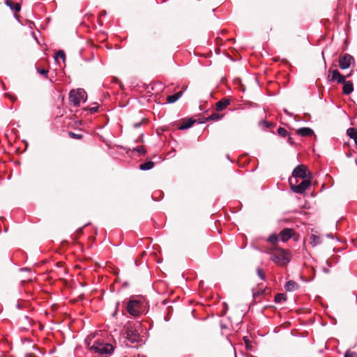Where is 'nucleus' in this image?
Masks as SVG:
<instances>
[{
    "label": "nucleus",
    "instance_id": "4",
    "mask_svg": "<svg viewBox=\"0 0 357 357\" xmlns=\"http://www.w3.org/2000/svg\"><path fill=\"white\" fill-rule=\"evenodd\" d=\"M90 350L100 355L108 354L112 352V344L98 340L90 347Z\"/></svg>",
    "mask_w": 357,
    "mask_h": 357
},
{
    "label": "nucleus",
    "instance_id": "21",
    "mask_svg": "<svg viewBox=\"0 0 357 357\" xmlns=\"http://www.w3.org/2000/svg\"><path fill=\"white\" fill-rule=\"evenodd\" d=\"M280 238V236H278L277 234H271L268 238V242H270L273 245H275L277 242L278 241V239Z\"/></svg>",
    "mask_w": 357,
    "mask_h": 357
},
{
    "label": "nucleus",
    "instance_id": "5",
    "mask_svg": "<svg viewBox=\"0 0 357 357\" xmlns=\"http://www.w3.org/2000/svg\"><path fill=\"white\" fill-rule=\"evenodd\" d=\"M277 251V253L272 255L271 260L280 266H286L289 261L288 252L282 248L278 249Z\"/></svg>",
    "mask_w": 357,
    "mask_h": 357
},
{
    "label": "nucleus",
    "instance_id": "20",
    "mask_svg": "<svg viewBox=\"0 0 357 357\" xmlns=\"http://www.w3.org/2000/svg\"><path fill=\"white\" fill-rule=\"evenodd\" d=\"M310 240L312 246H317L321 243V237L314 234L310 236Z\"/></svg>",
    "mask_w": 357,
    "mask_h": 357
},
{
    "label": "nucleus",
    "instance_id": "36",
    "mask_svg": "<svg viewBox=\"0 0 357 357\" xmlns=\"http://www.w3.org/2000/svg\"><path fill=\"white\" fill-rule=\"evenodd\" d=\"M134 357H146L144 355H137V356H134Z\"/></svg>",
    "mask_w": 357,
    "mask_h": 357
},
{
    "label": "nucleus",
    "instance_id": "30",
    "mask_svg": "<svg viewBox=\"0 0 357 357\" xmlns=\"http://www.w3.org/2000/svg\"><path fill=\"white\" fill-rule=\"evenodd\" d=\"M69 135L72 137V138H75V139H81L82 137V135H80V134H76V133H74L73 132H69Z\"/></svg>",
    "mask_w": 357,
    "mask_h": 357
},
{
    "label": "nucleus",
    "instance_id": "26",
    "mask_svg": "<svg viewBox=\"0 0 357 357\" xmlns=\"http://www.w3.org/2000/svg\"><path fill=\"white\" fill-rule=\"evenodd\" d=\"M133 150L137 151V152H138L141 155H144L146 153V149L142 146H137Z\"/></svg>",
    "mask_w": 357,
    "mask_h": 357
},
{
    "label": "nucleus",
    "instance_id": "13",
    "mask_svg": "<svg viewBox=\"0 0 357 357\" xmlns=\"http://www.w3.org/2000/svg\"><path fill=\"white\" fill-rule=\"evenodd\" d=\"M343 84H344L343 89H342L343 93H344L346 95L350 94L354 91V86H353L352 82L350 81L346 82L344 80V83H343Z\"/></svg>",
    "mask_w": 357,
    "mask_h": 357
},
{
    "label": "nucleus",
    "instance_id": "6",
    "mask_svg": "<svg viewBox=\"0 0 357 357\" xmlns=\"http://www.w3.org/2000/svg\"><path fill=\"white\" fill-rule=\"evenodd\" d=\"M310 179L311 178H304L301 183L296 185L297 183L293 181L292 178H289L291 190L296 193L303 194L311 184Z\"/></svg>",
    "mask_w": 357,
    "mask_h": 357
},
{
    "label": "nucleus",
    "instance_id": "31",
    "mask_svg": "<svg viewBox=\"0 0 357 357\" xmlns=\"http://www.w3.org/2000/svg\"><path fill=\"white\" fill-rule=\"evenodd\" d=\"M91 113H95L98 110V107H93L89 109Z\"/></svg>",
    "mask_w": 357,
    "mask_h": 357
},
{
    "label": "nucleus",
    "instance_id": "15",
    "mask_svg": "<svg viewBox=\"0 0 357 357\" xmlns=\"http://www.w3.org/2000/svg\"><path fill=\"white\" fill-rule=\"evenodd\" d=\"M298 284L294 280H289L285 285V289L288 291H293L298 288Z\"/></svg>",
    "mask_w": 357,
    "mask_h": 357
},
{
    "label": "nucleus",
    "instance_id": "34",
    "mask_svg": "<svg viewBox=\"0 0 357 357\" xmlns=\"http://www.w3.org/2000/svg\"><path fill=\"white\" fill-rule=\"evenodd\" d=\"M323 271H324V273H329V270H328V269H327L326 268H323Z\"/></svg>",
    "mask_w": 357,
    "mask_h": 357
},
{
    "label": "nucleus",
    "instance_id": "41",
    "mask_svg": "<svg viewBox=\"0 0 357 357\" xmlns=\"http://www.w3.org/2000/svg\"><path fill=\"white\" fill-rule=\"evenodd\" d=\"M244 340H245V342L247 343V341H248L247 339L245 337Z\"/></svg>",
    "mask_w": 357,
    "mask_h": 357
},
{
    "label": "nucleus",
    "instance_id": "16",
    "mask_svg": "<svg viewBox=\"0 0 357 357\" xmlns=\"http://www.w3.org/2000/svg\"><path fill=\"white\" fill-rule=\"evenodd\" d=\"M182 96V91H178L173 95L168 96L167 100L169 103H174L177 101Z\"/></svg>",
    "mask_w": 357,
    "mask_h": 357
},
{
    "label": "nucleus",
    "instance_id": "18",
    "mask_svg": "<svg viewBox=\"0 0 357 357\" xmlns=\"http://www.w3.org/2000/svg\"><path fill=\"white\" fill-rule=\"evenodd\" d=\"M195 123V121L192 119H188L185 121L182 124H181L178 127L179 130H185L190 128Z\"/></svg>",
    "mask_w": 357,
    "mask_h": 357
},
{
    "label": "nucleus",
    "instance_id": "9",
    "mask_svg": "<svg viewBox=\"0 0 357 357\" xmlns=\"http://www.w3.org/2000/svg\"><path fill=\"white\" fill-rule=\"evenodd\" d=\"M331 73V80H336L338 83H344L347 77L342 75L337 70H333Z\"/></svg>",
    "mask_w": 357,
    "mask_h": 357
},
{
    "label": "nucleus",
    "instance_id": "10",
    "mask_svg": "<svg viewBox=\"0 0 357 357\" xmlns=\"http://www.w3.org/2000/svg\"><path fill=\"white\" fill-rule=\"evenodd\" d=\"M279 236L280 240L285 242L291 238L292 230L288 228L284 229L281 231Z\"/></svg>",
    "mask_w": 357,
    "mask_h": 357
},
{
    "label": "nucleus",
    "instance_id": "37",
    "mask_svg": "<svg viewBox=\"0 0 357 357\" xmlns=\"http://www.w3.org/2000/svg\"><path fill=\"white\" fill-rule=\"evenodd\" d=\"M327 237H328V238H333V236H332L331 234H327Z\"/></svg>",
    "mask_w": 357,
    "mask_h": 357
},
{
    "label": "nucleus",
    "instance_id": "29",
    "mask_svg": "<svg viewBox=\"0 0 357 357\" xmlns=\"http://www.w3.org/2000/svg\"><path fill=\"white\" fill-rule=\"evenodd\" d=\"M37 72L45 77H47L48 70L41 68H37Z\"/></svg>",
    "mask_w": 357,
    "mask_h": 357
},
{
    "label": "nucleus",
    "instance_id": "25",
    "mask_svg": "<svg viewBox=\"0 0 357 357\" xmlns=\"http://www.w3.org/2000/svg\"><path fill=\"white\" fill-rule=\"evenodd\" d=\"M278 133L281 137H286L288 135L287 130L284 128H279L278 130Z\"/></svg>",
    "mask_w": 357,
    "mask_h": 357
},
{
    "label": "nucleus",
    "instance_id": "22",
    "mask_svg": "<svg viewBox=\"0 0 357 357\" xmlns=\"http://www.w3.org/2000/svg\"><path fill=\"white\" fill-rule=\"evenodd\" d=\"M286 300V296L284 294H278L275 296V303H282Z\"/></svg>",
    "mask_w": 357,
    "mask_h": 357
},
{
    "label": "nucleus",
    "instance_id": "1",
    "mask_svg": "<svg viewBox=\"0 0 357 357\" xmlns=\"http://www.w3.org/2000/svg\"><path fill=\"white\" fill-rule=\"evenodd\" d=\"M142 328V324L139 321L130 322L128 321L123 326L121 331V339L123 340V342L126 341L130 343H141L143 342L142 337L139 333Z\"/></svg>",
    "mask_w": 357,
    "mask_h": 357
},
{
    "label": "nucleus",
    "instance_id": "33",
    "mask_svg": "<svg viewBox=\"0 0 357 357\" xmlns=\"http://www.w3.org/2000/svg\"><path fill=\"white\" fill-rule=\"evenodd\" d=\"M141 124H142V123H141V122H139V123H135V124H134V127H135V128L140 127V126H141Z\"/></svg>",
    "mask_w": 357,
    "mask_h": 357
},
{
    "label": "nucleus",
    "instance_id": "24",
    "mask_svg": "<svg viewBox=\"0 0 357 357\" xmlns=\"http://www.w3.org/2000/svg\"><path fill=\"white\" fill-rule=\"evenodd\" d=\"M257 273L258 276L260 278L261 280H265L266 275H265L264 271L261 268H258L257 269Z\"/></svg>",
    "mask_w": 357,
    "mask_h": 357
},
{
    "label": "nucleus",
    "instance_id": "3",
    "mask_svg": "<svg viewBox=\"0 0 357 357\" xmlns=\"http://www.w3.org/2000/svg\"><path fill=\"white\" fill-rule=\"evenodd\" d=\"M87 96L85 91L82 89H73L69 93V100L75 106H79L81 102H84Z\"/></svg>",
    "mask_w": 357,
    "mask_h": 357
},
{
    "label": "nucleus",
    "instance_id": "32",
    "mask_svg": "<svg viewBox=\"0 0 357 357\" xmlns=\"http://www.w3.org/2000/svg\"><path fill=\"white\" fill-rule=\"evenodd\" d=\"M260 124H264L267 128H269L271 126V123L264 121H262L260 122Z\"/></svg>",
    "mask_w": 357,
    "mask_h": 357
},
{
    "label": "nucleus",
    "instance_id": "19",
    "mask_svg": "<svg viewBox=\"0 0 357 357\" xmlns=\"http://www.w3.org/2000/svg\"><path fill=\"white\" fill-rule=\"evenodd\" d=\"M154 162L152 161H148L142 163L139 165V169L143 171L151 169L154 167Z\"/></svg>",
    "mask_w": 357,
    "mask_h": 357
},
{
    "label": "nucleus",
    "instance_id": "14",
    "mask_svg": "<svg viewBox=\"0 0 357 357\" xmlns=\"http://www.w3.org/2000/svg\"><path fill=\"white\" fill-rule=\"evenodd\" d=\"M5 3L7 6H8L12 10L15 12H19L21 9L20 3H13L11 0H5Z\"/></svg>",
    "mask_w": 357,
    "mask_h": 357
},
{
    "label": "nucleus",
    "instance_id": "11",
    "mask_svg": "<svg viewBox=\"0 0 357 357\" xmlns=\"http://www.w3.org/2000/svg\"><path fill=\"white\" fill-rule=\"evenodd\" d=\"M230 104L229 99H222L216 103V110L220 112L225 109Z\"/></svg>",
    "mask_w": 357,
    "mask_h": 357
},
{
    "label": "nucleus",
    "instance_id": "27",
    "mask_svg": "<svg viewBox=\"0 0 357 357\" xmlns=\"http://www.w3.org/2000/svg\"><path fill=\"white\" fill-rule=\"evenodd\" d=\"M344 357H357V353L355 351H351L350 350H347Z\"/></svg>",
    "mask_w": 357,
    "mask_h": 357
},
{
    "label": "nucleus",
    "instance_id": "38",
    "mask_svg": "<svg viewBox=\"0 0 357 357\" xmlns=\"http://www.w3.org/2000/svg\"><path fill=\"white\" fill-rule=\"evenodd\" d=\"M103 141L106 143V144L109 147V144H108V142L107 141H105L104 139H103Z\"/></svg>",
    "mask_w": 357,
    "mask_h": 357
},
{
    "label": "nucleus",
    "instance_id": "7",
    "mask_svg": "<svg viewBox=\"0 0 357 357\" xmlns=\"http://www.w3.org/2000/svg\"><path fill=\"white\" fill-rule=\"evenodd\" d=\"M292 176L294 177L293 181L298 183L297 178L302 179L307 178H312V174L307 172V167L303 165H299L296 167L292 172Z\"/></svg>",
    "mask_w": 357,
    "mask_h": 357
},
{
    "label": "nucleus",
    "instance_id": "39",
    "mask_svg": "<svg viewBox=\"0 0 357 357\" xmlns=\"http://www.w3.org/2000/svg\"><path fill=\"white\" fill-rule=\"evenodd\" d=\"M112 273H113V275L116 274V272L115 271V270H114V268H113Z\"/></svg>",
    "mask_w": 357,
    "mask_h": 357
},
{
    "label": "nucleus",
    "instance_id": "23",
    "mask_svg": "<svg viewBox=\"0 0 357 357\" xmlns=\"http://www.w3.org/2000/svg\"><path fill=\"white\" fill-rule=\"evenodd\" d=\"M59 58L63 59V61H65L66 56H65V53L63 50H59L56 52V54L54 56L55 61H57Z\"/></svg>",
    "mask_w": 357,
    "mask_h": 357
},
{
    "label": "nucleus",
    "instance_id": "28",
    "mask_svg": "<svg viewBox=\"0 0 357 357\" xmlns=\"http://www.w3.org/2000/svg\"><path fill=\"white\" fill-rule=\"evenodd\" d=\"M221 117H222V116L219 115L218 114L213 113L211 115H210L209 119L218 121V120L220 119Z\"/></svg>",
    "mask_w": 357,
    "mask_h": 357
},
{
    "label": "nucleus",
    "instance_id": "8",
    "mask_svg": "<svg viewBox=\"0 0 357 357\" xmlns=\"http://www.w3.org/2000/svg\"><path fill=\"white\" fill-rule=\"evenodd\" d=\"M354 62V57L349 54H345L339 59V66L342 70L349 68Z\"/></svg>",
    "mask_w": 357,
    "mask_h": 357
},
{
    "label": "nucleus",
    "instance_id": "35",
    "mask_svg": "<svg viewBox=\"0 0 357 357\" xmlns=\"http://www.w3.org/2000/svg\"><path fill=\"white\" fill-rule=\"evenodd\" d=\"M117 81H118L117 78L115 77H113V79H112L113 83L117 82Z\"/></svg>",
    "mask_w": 357,
    "mask_h": 357
},
{
    "label": "nucleus",
    "instance_id": "17",
    "mask_svg": "<svg viewBox=\"0 0 357 357\" xmlns=\"http://www.w3.org/2000/svg\"><path fill=\"white\" fill-rule=\"evenodd\" d=\"M347 133L351 139H353L354 140L355 144L357 145V130L355 129L354 128H349L347 130Z\"/></svg>",
    "mask_w": 357,
    "mask_h": 357
},
{
    "label": "nucleus",
    "instance_id": "12",
    "mask_svg": "<svg viewBox=\"0 0 357 357\" xmlns=\"http://www.w3.org/2000/svg\"><path fill=\"white\" fill-rule=\"evenodd\" d=\"M296 132L298 135H299L301 136L305 137V136L312 135L314 133V131L310 128L305 127V128H301L298 129Z\"/></svg>",
    "mask_w": 357,
    "mask_h": 357
},
{
    "label": "nucleus",
    "instance_id": "40",
    "mask_svg": "<svg viewBox=\"0 0 357 357\" xmlns=\"http://www.w3.org/2000/svg\"><path fill=\"white\" fill-rule=\"evenodd\" d=\"M289 142L290 143H291V138H290V137L289 138Z\"/></svg>",
    "mask_w": 357,
    "mask_h": 357
},
{
    "label": "nucleus",
    "instance_id": "2",
    "mask_svg": "<svg viewBox=\"0 0 357 357\" xmlns=\"http://www.w3.org/2000/svg\"><path fill=\"white\" fill-rule=\"evenodd\" d=\"M126 310L130 315L137 317L147 312L148 303L143 298H133L128 302Z\"/></svg>",
    "mask_w": 357,
    "mask_h": 357
}]
</instances>
